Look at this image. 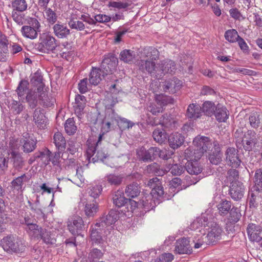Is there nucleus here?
<instances>
[{"mask_svg": "<svg viewBox=\"0 0 262 262\" xmlns=\"http://www.w3.org/2000/svg\"><path fill=\"white\" fill-rule=\"evenodd\" d=\"M148 185L151 188V193L157 197L158 204L163 201L170 200L180 190V188L176 190L177 189L172 188V187L169 185L168 192L165 191L161 181L157 177L150 179L148 182Z\"/></svg>", "mask_w": 262, "mask_h": 262, "instance_id": "nucleus-1", "label": "nucleus"}, {"mask_svg": "<svg viewBox=\"0 0 262 262\" xmlns=\"http://www.w3.org/2000/svg\"><path fill=\"white\" fill-rule=\"evenodd\" d=\"M3 249L8 253H21L25 251L26 246L21 238L15 234H9L1 240Z\"/></svg>", "mask_w": 262, "mask_h": 262, "instance_id": "nucleus-2", "label": "nucleus"}, {"mask_svg": "<svg viewBox=\"0 0 262 262\" xmlns=\"http://www.w3.org/2000/svg\"><path fill=\"white\" fill-rule=\"evenodd\" d=\"M129 203H131V212L137 209L140 210L141 214H144L154 209L158 202L157 197L154 196L151 191L149 194H143L138 201H130Z\"/></svg>", "mask_w": 262, "mask_h": 262, "instance_id": "nucleus-3", "label": "nucleus"}, {"mask_svg": "<svg viewBox=\"0 0 262 262\" xmlns=\"http://www.w3.org/2000/svg\"><path fill=\"white\" fill-rule=\"evenodd\" d=\"M36 49L43 53H54L56 47H60V44L50 32L42 33L40 34L39 42L36 45Z\"/></svg>", "mask_w": 262, "mask_h": 262, "instance_id": "nucleus-4", "label": "nucleus"}, {"mask_svg": "<svg viewBox=\"0 0 262 262\" xmlns=\"http://www.w3.org/2000/svg\"><path fill=\"white\" fill-rule=\"evenodd\" d=\"M193 144L195 148L192 154L194 155V158L200 159L212 146L213 141L208 137L199 135L194 138Z\"/></svg>", "mask_w": 262, "mask_h": 262, "instance_id": "nucleus-5", "label": "nucleus"}, {"mask_svg": "<svg viewBox=\"0 0 262 262\" xmlns=\"http://www.w3.org/2000/svg\"><path fill=\"white\" fill-rule=\"evenodd\" d=\"M110 232L108 229L103 227L97 221L94 225L91 226L90 229L91 239L93 243L97 245H103L106 236Z\"/></svg>", "mask_w": 262, "mask_h": 262, "instance_id": "nucleus-6", "label": "nucleus"}, {"mask_svg": "<svg viewBox=\"0 0 262 262\" xmlns=\"http://www.w3.org/2000/svg\"><path fill=\"white\" fill-rule=\"evenodd\" d=\"M67 227L74 236L81 235L86 228L82 218L77 215H74L68 219Z\"/></svg>", "mask_w": 262, "mask_h": 262, "instance_id": "nucleus-7", "label": "nucleus"}, {"mask_svg": "<svg viewBox=\"0 0 262 262\" xmlns=\"http://www.w3.org/2000/svg\"><path fill=\"white\" fill-rule=\"evenodd\" d=\"M119 212L114 209H111L107 214H103L96 221L111 232L114 229V225L119 220Z\"/></svg>", "mask_w": 262, "mask_h": 262, "instance_id": "nucleus-8", "label": "nucleus"}, {"mask_svg": "<svg viewBox=\"0 0 262 262\" xmlns=\"http://www.w3.org/2000/svg\"><path fill=\"white\" fill-rule=\"evenodd\" d=\"M157 79H162L167 74H173L177 70V66L174 61L170 59L161 60L158 63Z\"/></svg>", "mask_w": 262, "mask_h": 262, "instance_id": "nucleus-9", "label": "nucleus"}, {"mask_svg": "<svg viewBox=\"0 0 262 262\" xmlns=\"http://www.w3.org/2000/svg\"><path fill=\"white\" fill-rule=\"evenodd\" d=\"M222 147V145L217 140L213 141L212 146L209 149L208 152L206 153L207 154L208 159L212 164L217 165L222 162L223 157Z\"/></svg>", "mask_w": 262, "mask_h": 262, "instance_id": "nucleus-10", "label": "nucleus"}, {"mask_svg": "<svg viewBox=\"0 0 262 262\" xmlns=\"http://www.w3.org/2000/svg\"><path fill=\"white\" fill-rule=\"evenodd\" d=\"M224 160L226 164L232 168H238L242 162L239 158V151L233 147H227L225 151Z\"/></svg>", "mask_w": 262, "mask_h": 262, "instance_id": "nucleus-11", "label": "nucleus"}, {"mask_svg": "<svg viewBox=\"0 0 262 262\" xmlns=\"http://www.w3.org/2000/svg\"><path fill=\"white\" fill-rule=\"evenodd\" d=\"M20 144L21 145V149L25 153H30L33 151L36 148L37 140L33 135H30L26 133L23 135V137L20 139Z\"/></svg>", "mask_w": 262, "mask_h": 262, "instance_id": "nucleus-12", "label": "nucleus"}, {"mask_svg": "<svg viewBox=\"0 0 262 262\" xmlns=\"http://www.w3.org/2000/svg\"><path fill=\"white\" fill-rule=\"evenodd\" d=\"M105 134V133L101 132L100 130V133L97 140L88 139L86 141L88 149L85 154L86 160L90 161L92 157L95 154L97 148L99 145H101L102 141L104 139V136Z\"/></svg>", "mask_w": 262, "mask_h": 262, "instance_id": "nucleus-13", "label": "nucleus"}, {"mask_svg": "<svg viewBox=\"0 0 262 262\" xmlns=\"http://www.w3.org/2000/svg\"><path fill=\"white\" fill-rule=\"evenodd\" d=\"M154 147L146 149L141 146L136 150V155L139 161L144 163L151 162L155 160Z\"/></svg>", "mask_w": 262, "mask_h": 262, "instance_id": "nucleus-14", "label": "nucleus"}, {"mask_svg": "<svg viewBox=\"0 0 262 262\" xmlns=\"http://www.w3.org/2000/svg\"><path fill=\"white\" fill-rule=\"evenodd\" d=\"M112 201L113 204L116 207L121 208L125 206L127 211H131V203H129V202L133 201V200L126 198L123 191L120 190L115 191L113 194Z\"/></svg>", "mask_w": 262, "mask_h": 262, "instance_id": "nucleus-15", "label": "nucleus"}, {"mask_svg": "<svg viewBox=\"0 0 262 262\" xmlns=\"http://www.w3.org/2000/svg\"><path fill=\"white\" fill-rule=\"evenodd\" d=\"M187 162L185 164V170L188 173L191 175L197 176L201 173L203 170L202 167L200 165L199 161L200 159L194 158V155L192 154L187 159Z\"/></svg>", "mask_w": 262, "mask_h": 262, "instance_id": "nucleus-16", "label": "nucleus"}, {"mask_svg": "<svg viewBox=\"0 0 262 262\" xmlns=\"http://www.w3.org/2000/svg\"><path fill=\"white\" fill-rule=\"evenodd\" d=\"M245 189V186L243 183L239 181L232 182L230 184L229 194L234 201H239L244 196Z\"/></svg>", "mask_w": 262, "mask_h": 262, "instance_id": "nucleus-17", "label": "nucleus"}, {"mask_svg": "<svg viewBox=\"0 0 262 262\" xmlns=\"http://www.w3.org/2000/svg\"><path fill=\"white\" fill-rule=\"evenodd\" d=\"M45 113L46 111L43 108L38 107L35 108L33 114V121L37 127L40 129L47 128L48 119Z\"/></svg>", "mask_w": 262, "mask_h": 262, "instance_id": "nucleus-18", "label": "nucleus"}, {"mask_svg": "<svg viewBox=\"0 0 262 262\" xmlns=\"http://www.w3.org/2000/svg\"><path fill=\"white\" fill-rule=\"evenodd\" d=\"M189 238L182 237L177 240L174 251L179 254H190L192 253V249L190 246Z\"/></svg>", "mask_w": 262, "mask_h": 262, "instance_id": "nucleus-19", "label": "nucleus"}, {"mask_svg": "<svg viewBox=\"0 0 262 262\" xmlns=\"http://www.w3.org/2000/svg\"><path fill=\"white\" fill-rule=\"evenodd\" d=\"M182 81L176 77L166 80L163 86L164 91L171 94L176 93L182 86Z\"/></svg>", "mask_w": 262, "mask_h": 262, "instance_id": "nucleus-20", "label": "nucleus"}, {"mask_svg": "<svg viewBox=\"0 0 262 262\" xmlns=\"http://www.w3.org/2000/svg\"><path fill=\"white\" fill-rule=\"evenodd\" d=\"M185 137L182 133L173 132L168 135L167 143L169 147L175 150L180 148L184 143Z\"/></svg>", "mask_w": 262, "mask_h": 262, "instance_id": "nucleus-21", "label": "nucleus"}, {"mask_svg": "<svg viewBox=\"0 0 262 262\" xmlns=\"http://www.w3.org/2000/svg\"><path fill=\"white\" fill-rule=\"evenodd\" d=\"M139 70L145 73L148 72L150 76L157 79V73L158 72V64L156 66L155 61H150L148 59L141 60L139 63Z\"/></svg>", "mask_w": 262, "mask_h": 262, "instance_id": "nucleus-22", "label": "nucleus"}, {"mask_svg": "<svg viewBox=\"0 0 262 262\" xmlns=\"http://www.w3.org/2000/svg\"><path fill=\"white\" fill-rule=\"evenodd\" d=\"M203 115L202 107L196 103H192L188 105L186 114V117L190 120H196L201 118Z\"/></svg>", "mask_w": 262, "mask_h": 262, "instance_id": "nucleus-23", "label": "nucleus"}, {"mask_svg": "<svg viewBox=\"0 0 262 262\" xmlns=\"http://www.w3.org/2000/svg\"><path fill=\"white\" fill-rule=\"evenodd\" d=\"M9 155L10 162L12 163L13 167L17 171H20L25 165V161L21 154L13 149L9 150Z\"/></svg>", "mask_w": 262, "mask_h": 262, "instance_id": "nucleus-24", "label": "nucleus"}, {"mask_svg": "<svg viewBox=\"0 0 262 262\" xmlns=\"http://www.w3.org/2000/svg\"><path fill=\"white\" fill-rule=\"evenodd\" d=\"M246 230L249 240L252 242L258 243V239L261 237L260 234L262 232L261 226L250 223L248 225Z\"/></svg>", "mask_w": 262, "mask_h": 262, "instance_id": "nucleus-25", "label": "nucleus"}, {"mask_svg": "<svg viewBox=\"0 0 262 262\" xmlns=\"http://www.w3.org/2000/svg\"><path fill=\"white\" fill-rule=\"evenodd\" d=\"M262 192L253 187H249L247 202L250 209H256L258 206V200L261 198Z\"/></svg>", "mask_w": 262, "mask_h": 262, "instance_id": "nucleus-26", "label": "nucleus"}, {"mask_svg": "<svg viewBox=\"0 0 262 262\" xmlns=\"http://www.w3.org/2000/svg\"><path fill=\"white\" fill-rule=\"evenodd\" d=\"M113 123L116 122L117 125L121 130H125L132 128L135 124L133 122L127 119L126 118L121 117L118 114H115L113 113V117L108 119Z\"/></svg>", "mask_w": 262, "mask_h": 262, "instance_id": "nucleus-27", "label": "nucleus"}, {"mask_svg": "<svg viewBox=\"0 0 262 262\" xmlns=\"http://www.w3.org/2000/svg\"><path fill=\"white\" fill-rule=\"evenodd\" d=\"M9 40L8 37L0 31V61L4 62L9 54Z\"/></svg>", "mask_w": 262, "mask_h": 262, "instance_id": "nucleus-28", "label": "nucleus"}, {"mask_svg": "<svg viewBox=\"0 0 262 262\" xmlns=\"http://www.w3.org/2000/svg\"><path fill=\"white\" fill-rule=\"evenodd\" d=\"M102 73L99 67H92L89 75V81L90 85H98L105 76L102 75Z\"/></svg>", "mask_w": 262, "mask_h": 262, "instance_id": "nucleus-29", "label": "nucleus"}, {"mask_svg": "<svg viewBox=\"0 0 262 262\" xmlns=\"http://www.w3.org/2000/svg\"><path fill=\"white\" fill-rule=\"evenodd\" d=\"M41 234L39 235V240H42V243L46 245L51 246L56 243V235L53 231L46 228L40 230Z\"/></svg>", "mask_w": 262, "mask_h": 262, "instance_id": "nucleus-30", "label": "nucleus"}, {"mask_svg": "<svg viewBox=\"0 0 262 262\" xmlns=\"http://www.w3.org/2000/svg\"><path fill=\"white\" fill-rule=\"evenodd\" d=\"M242 216L241 211L237 207L233 206L232 208L229 211L227 216V230H228V225H235L241 219Z\"/></svg>", "mask_w": 262, "mask_h": 262, "instance_id": "nucleus-31", "label": "nucleus"}, {"mask_svg": "<svg viewBox=\"0 0 262 262\" xmlns=\"http://www.w3.org/2000/svg\"><path fill=\"white\" fill-rule=\"evenodd\" d=\"M36 90L39 93V103L46 108L50 107L54 105V100L53 97L49 96L48 93L42 90V87L36 88Z\"/></svg>", "mask_w": 262, "mask_h": 262, "instance_id": "nucleus-32", "label": "nucleus"}, {"mask_svg": "<svg viewBox=\"0 0 262 262\" xmlns=\"http://www.w3.org/2000/svg\"><path fill=\"white\" fill-rule=\"evenodd\" d=\"M53 32L58 38H66L70 34V30L66 24L58 22L53 27Z\"/></svg>", "mask_w": 262, "mask_h": 262, "instance_id": "nucleus-33", "label": "nucleus"}, {"mask_svg": "<svg viewBox=\"0 0 262 262\" xmlns=\"http://www.w3.org/2000/svg\"><path fill=\"white\" fill-rule=\"evenodd\" d=\"M25 100L28 104V107L30 109L36 108L38 101L39 100V93L36 89L28 91L25 97Z\"/></svg>", "mask_w": 262, "mask_h": 262, "instance_id": "nucleus-34", "label": "nucleus"}, {"mask_svg": "<svg viewBox=\"0 0 262 262\" xmlns=\"http://www.w3.org/2000/svg\"><path fill=\"white\" fill-rule=\"evenodd\" d=\"M229 113L226 107L218 103L217 108L213 115L216 120L219 122H225L229 118Z\"/></svg>", "mask_w": 262, "mask_h": 262, "instance_id": "nucleus-35", "label": "nucleus"}, {"mask_svg": "<svg viewBox=\"0 0 262 262\" xmlns=\"http://www.w3.org/2000/svg\"><path fill=\"white\" fill-rule=\"evenodd\" d=\"M29 83L28 80H21L15 90L18 97L20 100L24 102L25 97L27 95L28 91H30L29 88Z\"/></svg>", "mask_w": 262, "mask_h": 262, "instance_id": "nucleus-36", "label": "nucleus"}, {"mask_svg": "<svg viewBox=\"0 0 262 262\" xmlns=\"http://www.w3.org/2000/svg\"><path fill=\"white\" fill-rule=\"evenodd\" d=\"M162 121V126L165 128L172 130L177 127L178 121L170 114L163 115Z\"/></svg>", "mask_w": 262, "mask_h": 262, "instance_id": "nucleus-37", "label": "nucleus"}, {"mask_svg": "<svg viewBox=\"0 0 262 262\" xmlns=\"http://www.w3.org/2000/svg\"><path fill=\"white\" fill-rule=\"evenodd\" d=\"M101 64H102V69H105L108 67L111 69H116L118 64V58L114 54L109 53L104 56Z\"/></svg>", "mask_w": 262, "mask_h": 262, "instance_id": "nucleus-38", "label": "nucleus"}, {"mask_svg": "<svg viewBox=\"0 0 262 262\" xmlns=\"http://www.w3.org/2000/svg\"><path fill=\"white\" fill-rule=\"evenodd\" d=\"M63 152L61 150H57L54 153H52L49 149H47L46 155L48 157V160L46 165L51 162L53 166L60 167V155Z\"/></svg>", "mask_w": 262, "mask_h": 262, "instance_id": "nucleus-39", "label": "nucleus"}, {"mask_svg": "<svg viewBox=\"0 0 262 262\" xmlns=\"http://www.w3.org/2000/svg\"><path fill=\"white\" fill-rule=\"evenodd\" d=\"M233 206L231 201L226 199H221V201L217 205L219 214L222 216L227 215Z\"/></svg>", "mask_w": 262, "mask_h": 262, "instance_id": "nucleus-40", "label": "nucleus"}, {"mask_svg": "<svg viewBox=\"0 0 262 262\" xmlns=\"http://www.w3.org/2000/svg\"><path fill=\"white\" fill-rule=\"evenodd\" d=\"M140 189V185L137 182H133L126 187L125 192L129 199L134 198L139 195L141 192Z\"/></svg>", "mask_w": 262, "mask_h": 262, "instance_id": "nucleus-41", "label": "nucleus"}, {"mask_svg": "<svg viewBox=\"0 0 262 262\" xmlns=\"http://www.w3.org/2000/svg\"><path fill=\"white\" fill-rule=\"evenodd\" d=\"M53 140L57 150L64 151L66 148V140L61 133L56 132L53 136Z\"/></svg>", "mask_w": 262, "mask_h": 262, "instance_id": "nucleus-42", "label": "nucleus"}, {"mask_svg": "<svg viewBox=\"0 0 262 262\" xmlns=\"http://www.w3.org/2000/svg\"><path fill=\"white\" fill-rule=\"evenodd\" d=\"M203 114L206 116L212 117L215 114V109L217 108V104L212 101H205L202 105Z\"/></svg>", "mask_w": 262, "mask_h": 262, "instance_id": "nucleus-43", "label": "nucleus"}, {"mask_svg": "<svg viewBox=\"0 0 262 262\" xmlns=\"http://www.w3.org/2000/svg\"><path fill=\"white\" fill-rule=\"evenodd\" d=\"M143 55L147 58L150 61H155L157 60L159 57V52L155 48L153 47H146L143 49Z\"/></svg>", "mask_w": 262, "mask_h": 262, "instance_id": "nucleus-44", "label": "nucleus"}, {"mask_svg": "<svg viewBox=\"0 0 262 262\" xmlns=\"http://www.w3.org/2000/svg\"><path fill=\"white\" fill-rule=\"evenodd\" d=\"M40 30L35 29L32 27L24 26L21 27V32L23 35L31 39H33L37 37L38 32Z\"/></svg>", "mask_w": 262, "mask_h": 262, "instance_id": "nucleus-45", "label": "nucleus"}, {"mask_svg": "<svg viewBox=\"0 0 262 262\" xmlns=\"http://www.w3.org/2000/svg\"><path fill=\"white\" fill-rule=\"evenodd\" d=\"M43 76L40 69H38L36 72L34 73L33 76L30 79V82L32 86L39 88L42 87V90L45 86V83L43 82Z\"/></svg>", "mask_w": 262, "mask_h": 262, "instance_id": "nucleus-46", "label": "nucleus"}, {"mask_svg": "<svg viewBox=\"0 0 262 262\" xmlns=\"http://www.w3.org/2000/svg\"><path fill=\"white\" fill-rule=\"evenodd\" d=\"M154 148L155 160L159 158L161 159L167 160L171 158V156L174 154V151L167 150L166 148L160 149L156 146H154Z\"/></svg>", "mask_w": 262, "mask_h": 262, "instance_id": "nucleus-47", "label": "nucleus"}, {"mask_svg": "<svg viewBox=\"0 0 262 262\" xmlns=\"http://www.w3.org/2000/svg\"><path fill=\"white\" fill-rule=\"evenodd\" d=\"M146 169L149 173H152L156 176H163L166 172L165 169L161 167V166L156 162L152 163L147 166Z\"/></svg>", "mask_w": 262, "mask_h": 262, "instance_id": "nucleus-48", "label": "nucleus"}, {"mask_svg": "<svg viewBox=\"0 0 262 262\" xmlns=\"http://www.w3.org/2000/svg\"><path fill=\"white\" fill-rule=\"evenodd\" d=\"M168 134L163 129H155L152 133L154 140L158 143L162 144L167 141Z\"/></svg>", "mask_w": 262, "mask_h": 262, "instance_id": "nucleus-49", "label": "nucleus"}, {"mask_svg": "<svg viewBox=\"0 0 262 262\" xmlns=\"http://www.w3.org/2000/svg\"><path fill=\"white\" fill-rule=\"evenodd\" d=\"M98 211V205L96 200L92 203H88L84 207L85 214L88 217H93Z\"/></svg>", "mask_w": 262, "mask_h": 262, "instance_id": "nucleus-50", "label": "nucleus"}, {"mask_svg": "<svg viewBox=\"0 0 262 262\" xmlns=\"http://www.w3.org/2000/svg\"><path fill=\"white\" fill-rule=\"evenodd\" d=\"M43 229V228L35 223L28 228H26L25 230L32 238L39 240V235L41 234L40 230Z\"/></svg>", "mask_w": 262, "mask_h": 262, "instance_id": "nucleus-51", "label": "nucleus"}, {"mask_svg": "<svg viewBox=\"0 0 262 262\" xmlns=\"http://www.w3.org/2000/svg\"><path fill=\"white\" fill-rule=\"evenodd\" d=\"M105 108L107 110V119H110L111 117L112 118L113 113L115 114H117L115 111L114 108L115 104L118 102V100L117 98H114L112 97L110 98H108L105 100Z\"/></svg>", "mask_w": 262, "mask_h": 262, "instance_id": "nucleus-52", "label": "nucleus"}, {"mask_svg": "<svg viewBox=\"0 0 262 262\" xmlns=\"http://www.w3.org/2000/svg\"><path fill=\"white\" fill-rule=\"evenodd\" d=\"M105 179L111 185L118 186L121 184L123 177L121 174H109L105 177Z\"/></svg>", "mask_w": 262, "mask_h": 262, "instance_id": "nucleus-53", "label": "nucleus"}, {"mask_svg": "<svg viewBox=\"0 0 262 262\" xmlns=\"http://www.w3.org/2000/svg\"><path fill=\"white\" fill-rule=\"evenodd\" d=\"M66 133L69 135H74L77 130V126L74 118H69L65 122L64 124Z\"/></svg>", "mask_w": 262, "mask_h": 262, "instance_id": "nucleus-54", "label": "nucleus"}, {"mask_svg": "<svg viewBox=\"0 0 262 262\" xmlns=\"http://www.w3.org/2000/svg\"><path fill=\"white\" fill-rule=\"evenodd\" d=\"M254 185L252 187L262 192V169H257L253 177Z\"/></svg>", "mask_w": 262, "mask_h": 262, "instance_id": "nucleus-55", "label": "nucleus"}, {"mask_svg": "<svg viewBox=\"0 0 262 262\" xmlns=\"http://www.w3.org/2000/svg\"><path fill=\"white\" fill-rule=\"evenodd\" d=\"M135 58L134 51L130 50L125 49L120 54V59L125 63H131Z\"/></svg>", "mask_w": 262, "mask_h": 262, "instance_id": "nucleus-56", "label": "nucleus"}, {"mask_svg": "<svg viewBox=\"0 0 262 262\" xmlns=\"http://www.w3.org/2000/svg\"><path fill=\"white\" fill-rule=\"evenodd\" d=\"M13 11L21 12L27 8V4L25 0H15L12 2Z\"/></svg>", "mask_w": 262, "mask_h": 262, "instance_id": "nucleus-57", "label": "nucleus"}, {"mask_svg": "<svg viewBox=\"0 0 262 262\" xmlns=\"http://www.w3.org/2000/svg\"><path fill=\"white\" fill-rule=\"evenodd\" d=\"M103 253L97 248H93L89 253L88 260L89 262H97V259L102 257Z\"/></svg>", "mask_w": 262, "mask_h": 262, "instance_id": "nucleus-58", "label": "nucleus"}, {"mask_svg": "<svg viewBox=\"0 0 262 262\" xmlns=\"http://www.w3.org/2000/svg\"><path fill=\"white\" fill-rule=\"evenodd\" d=\"M238 33L235 29H230L226 31L225 33L224 36L228 41L230 43H233L237 41Z\"/></svg>", "mask_w": 262, "mask_h": 262, "instance_id": "nucleus-59", "label": "nucleus"}, {"mask_svg": "<svg viewBox=\"0 0 262 262\" xmlns=\"http://www.w3.org/2000/svg\"><path fill=\"white\" fill-rule=\"evenodd\" d=\"M107 157V154H105L102 150L98 149V147L96 149V151L91 158L90 162L92 161L93 163L98 162L99 161L103 162L104 160Z\"/></svg>", "mask_w": 262, "mask_h": 262, "instance_id": "nucleus-60", "label": "nucleus"}, {"mask_svg": "<svg viewBox=\"0 0 262 262\" xmlns=\"http://www.w3.org/2000/svg\"><path fill=\"white\" fill-rule=\"evenodd\" d=\"M46 12L47 20L48 22L52 25L54 24L57 20V15L51 8H43Z\"/></svg>", "mask_w": 262, "mask_h": 262, "instance_id": "nucleus-61", "label": "nucleus"}, {"mask_svg": "<svg viewBox=\"0 0 262 262\" xmlns=\"http://www.w3.org/2000/svg\"><path fill=\"white\" fill-rule=\"evenodd\" d=\"M156 100L161 106H165L169 104H173L174 102V99L172 97L163 95L157 96Z\"/></svg>", "mask_w": 262, "mask_h": 262, "instance_id": "nucleus-62", "label": "nucleus"}, {"mask_svg": "<svg viewBox=\"0 0 262 262\" xmlns=\"http://www.w3.org/2000/svg\"><path fill=\"white\" fill-rule=\"evenodd\" d=\"M185 166L181 164H174L171 165L169 171L173 176H180L185 172Z\"/></svg>", "mask_w": 262, "mask_h": 262, "instance_id": "nucleus-63", "label": "nucleus"}, {"mask_svg": "<svg viewBox=\"0 0 262 262\" xmlns=\"http://www.w3.org/2000/svg\"><path fill=\"white\" fill-rule=\"evenodd\" d=\"M19 101L12 100V102L8 105L9 108L13 111L15 114H19L24 110V105Z\"/></svg>", "mask_w": 262, "mask_h": 262, "instance_id": "nucleus-64", "label": "nucleus"}]
</instances>
